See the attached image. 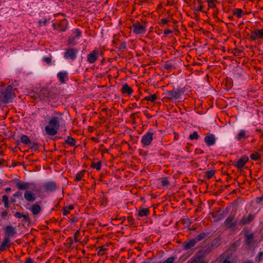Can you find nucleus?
<instances>
[{
    "label": "nucleus",
    "instance_id": "9",
    "mask_svg": "<svg viewBox=\"0 0 263 263\" xmlns=\"http://www.w3.org/2000/svg\"><path fill=\"white\" fill-rule=\"evenodd\" d=\"M4 229L5 231V237L8 238V239H10V237H13L16 233L15 229L11 226H7Z\"/></svg>",
    "mask_w": 263,
    "mask_h": 263
},
{
    "label": "nucleus",
    "instance_id": "48",
    "mask_svg": "<svg viewBox=\"0 0 263 263\" xmlns=\"http://www.w3.org/2000/svg\"><path fill=\"white\" fill-rule=\"evenodd\" d=\"M222 263H234L229 258H226L222 262Z\"/></svg>",
    "mask_w": 263,
    "mask_h": 263
},
{
    "label": "nucleus",
    "instance_id": "55",
    "mask_svg": "<svg viewBox=\"0 0 263 263\" xmlns=\"http://www.w3.org/2000/svg\"><path fill=\"white\" fill-rule=\"evenodd\" d=\"M171 32H172V31H171L170 30H166L164 31V34H165L171 33Z\"/></svg>",
    "mask_w": 263,
    "mask_h": 263
},
{
    "label": "nucleus",
    "instance_id": "1",
    "mask_svg": "<svg viewBox=\"0 0 263 263\" xmlns=\"http://www.w3.org/2000/svg\"><path fill=\"white\" fill-rule=\"evenodd\" d=\"M16 186L20 190H25L24 198L27 201L33 203L36 200V193L39 191L34 184L27 182H18Z\"/></svg>",
    "mask_w": 263,
    "mask_h": 263
},
{
    "label": "nucleus",
    "instance_id": "13",
    "mask_svg": "<svg viewBox=\"0 0 263 263\" xmlns=\"http://www.w3.org/2000/svg\"><path fill=\"white\" fill-rule=\"evenodd\" d=\"M215 136L211 134H208L204 138V141L208 146H211L215 143Z\"/></svg>",
    "mask_w": 263,
    "mask_h": 263
},
{
    "label": "nucleus",
    "instance_id": "61",
    "mask_svg": "<svg viewBox=\"0 0 263 263\" xmlns=\"http://www.w3.org/2000/svg\"><path fill=\"white\" fill-rule=\"evenodd\" d=\"M11 202L12 203H14L15 202V199H11Z\"/></svg>",
    "mask_w": 263,
    "mask_h": 263
},
{
    "label": "nucleus",
    "instance_id": "25",
    "mask_svg": "<svg viewBox=\"0 0 263 263\" xmlns=\"http://www.w3.org/2000/svg\"><path fill=\"white\" fill-rule=\"evenodd\" d=\"M65 143L69 144L70 146H74L76 143V140L71 137H68L67 139L65 140Z\"/></svg>",
    "mask_w": 263,
    "mask_h": 263
},
{
    "label": "nucleus",
    "instance_id": "37",
    "mask_svg": "<svg viewBox=\"0 0 263 263\" xmlns=\"http://www.w3.org/2000/svg\"><path fill=\"white\" fill-rule=\"evenodd\" d=\"M242 13V11L241 9H237L234 12V15H236L238 17H240L241 16V14Z\"/></svg>",
    "mask_w": 263,
    "mask_h": 263
},
{
    "label": "nucleus",
    "instance_id": "52",
    "mask_svg": "<svg viewBox=\"0 0 263 263\" xmlns=\"http://www.w3.org/2000/svg\"><path fill=\"white\" fill-rule=\"evenodd\" d=\"M262 201H263V196H262L261 197L257 198L256 199V201L258 203H261Z\"/></svg>",
    "mask_w": 263,
    "mask_h": 263
},
{
    "label": "nucleus",
    "instance_id": "16",
    "mask_svg": "<svg viewBox=\"0 0 263 263\" xmlns=\"http://www.w3.org/2000/svg\"><path fill=\"white\" fill-rule=\"evenodd\" d=\"M248 158L246 157H242L239 159L235 165L239 169H241L243 167L246 162L248 161Z\"/></svg>",
    "mask_w": 263,
    "mask_h": 263
},
{
    "label": "nucleus",
    "instance_id": "32",
    "mask_svg": "<svg viewBox=\"0 0 263 263\" xmlns=\"http://www.w3.org/2000/svg\"><path fill=\"white\" fill-rule=\"evenodd\" d=\"M8 216V211L6 210L0 213V217L2 219H6Z\"/></svg>",
    "mask_w": 263,
    "mask_h": 263
},
{
    "label": "nucleus",
    "instance_id": "44",
    "mask_svg": "<svg viewBox=\"0 0 263 263\" xmlns=\"http://www.w3.org/2000/svg\"><path fill=\"white\" fill-rule=\"evenodd\" d=\"M198 259L196 258H192L189 260L186 263H197Z\"/></svg>",
    "mask_w": 263,
    "mask_h": 263
},
{
    "label": "nucleus",
    "instance_id": "38",
    "mask_svg": "<svg viewBox=\"0 0 263 263\" xmlns=\"http://www.w3.org/2000/svg\"><path fill=\"white\" fill-rule=\"evenodd\" d=\"M250 37L252 40H256L257 39L259 38L257 36V34L256 31L252 32L251 34Z\"/></svg>",
    "mask_w": 263,
    "mask_h": 263
},
{
    "label": "nucleus",
    "instance_id": "19",
    "mask_svg": "<svg viewBox=\"0 0 263 263\" xmlns=\"http://www.w3.org/2000/svg\"><path fill=\"white\" fill-rule=\"evenodd\" d=\"M197 242L195 239H193L184 243V249L186 250H189L194 247Z\"/></svg>",
    "mask_w": 263,
    "mask_h": 263
},
{
    "label": "nucleus",
    "instance_id": "22",
    "mask_svg": "<svg viewBox=\"0 0 263 263\" xmlns=\"http://www.w3.org/2000/svg\"><path fill=\"white\" fill-rule=\"evenodd\" d=\"M210 251L208 249L206 250H202L198 252L197 256L199 258H201L204 257L206 256L208 253H209Z\"/></svg>",
    "mask_w": 263,
    "mask_h": 263
},
{
    "label": "nucleus",
    "instance_id": "21",
    "mask_svg": "<svg viewBox=\"0 0 263 263\" xmlns=\"http://www.w3.org/2000/svg\"><path fill=\"white\" fill-rule=\"evenodd\" d=\"M10 242V239H8V238L4 237V240L0 247V251H3L5 250L6 248L9 245Z\"/></svg>",
    "mask_w": 263,
    "mask_h": 263
},
{
    "label": "nucleus",
    "instance_id": "53",
    "mask_svg": "<svg viewBox=\"0 0 263 263\" xmlns=\"http://www.w3.org/2000/svg\"><path fill=\"white\" fill-rule=\"evenodd\" d=\"M23 218L26 221H29V218L28 215H24V216H23Z\"/></svg>",
    "mask_w": 263,
    "mask_h": 263
},
{
    "label": "nucleus",
    "instance_id": "20",
    "mask_svg": "<svg viewBox=\"0 0 263 263\" xmlns=\"http://www.w3.org/2000/svg\"><path fill=\"white\" fill-rule=\"evenodd\" d=\"M121 91L123 93L130 95L133 92V89L127 84H125L123 85Z\"/></svg>",
    "mask_w": 263,
    "mask_h": 263
},
{
    "label": "nucleus",
    "instance_id": "43",
    "mask_svg": "<svg viewBox=\"0 0 263 263\" xmlns=\"http://www.w3.org/2000/svg\"><path fill=\"white\" fill-rule=\"evenodd\" d=\"M257 36L259 37V38L263 37V30H258L256 31Z\"/></svg>",
    "mask_w": 263,
    "mask_h": 263
},
{
    "label": "nucleus",
    "instance_id": "6",
    "mask_svg": "<svg viewBox=\"0 0 263 263\" xmlns=\"http://www.w3.org/2000/svg\"><path fill=\"white\" fill-rule=\"evenodd\" d=\"M153 135L154 133L151 131H149L146 134H144L141 139V141L142 143L144 146L150 145L153 139Z\"/></svg>",
    "mask_w": 263,
    "mask_h": 263
},
{
    "label": "nucleus",
    "instance_id": "3",
    "mask_svg": "<svg viewBox=\"0 0 263 263\" xmlns=\"http://www.w3.org/2000/svg\"><path fill=\"white\" fill-rule=\"evenodd\" d=\"M60 121L58 117H53L49 122V124L45 128V131L47 135L54 136L57 134L60 128Z\"/></svg>",
    "mask_w": 263,
    "mask_h": 263
},
{
    "label": "nucleus",
    "instance_id": "59",
    "mask_svg": "<svg viewBox=\"0 0 263 263\" xmlns=\"http://www.w3.org/2000/svg\"><path fill=\"white\" fill-rule=\"evenodd\" d=\"M202 8V6H200V7H199V8H198V9H197V11H201Z\"/></svg>",
    "mask_w": 263,
    "mask_h": 263
},
{
    "label": "nucleus",
    "instance_id": "12",
    "mask_svg": "<svg viewBox=\"0 0 263 263\" xmlns=\"http://www.w3.org/2000/svg\"><path fill=\"white\" fill-rule=\"evenodd\" d=\"M245 243L249 246H253L255 243L254 235L252 233H246L245 235Z\"/></svg>",
    "mask_w": 263,
    "mask_h": 263
},
{
    "label": "nucleus",
    "instance_id": "57",
    "mask_svg": "<svg viewBox=\"0 0 263 263\" xmlns=\"http://www.w3.org/2000/svg\"><path fill=\"white\" fill-rule=\"evenodd\" d=\"M161 21L163 24H165L167 22V21L166 19H162Z\"/></svg>",
    "mask_w": 263,
    "mask_h": 263
},
{
    "label": "nucleus",
    "instance_id": "58",
    "mask_svg": "<svg viewBox=\"0 0 263 263\" xmlns=\"http://www.w3.org/2000/svg\"><path fill=\"white\" fill-rule=\"evenodd\" d=\"M6 190V191H7V192L10 191H11V188H10V187H6V190Z\"/></svg>",
    "mask_w": 263,
    "mask_h": 263
},
{
    "label": "nucleus",
    "instance_id": "23",
    "mask_svg": "<svg viewBox=\"0 0 263 263\" xmlns=\"http://www.w3.org/2000/svg\"><path fill=\"white\" fill-rule=\"evenodd\" d=\"M247 137V136H246V131L244 130H241L238 134L236 138L239 141V140H241V139H246Z\"/></svg>",
    "mask_w": 263,
    "mask_h": 263
},
{
    "label": "nucleus",
    "instance_id": "15",
    "mask_svg": "<svg viewBox=\"0 0 263 263\" xmlns=\"http://www.w3.org/2000/svg\"><path fill=\"white\" fill-rule=\"evenodd\" d=\"M44 186L47 192H52L57 189L56 183L54 182H48L44 184Z\"/></svg>",
    "mask_w": 263,
    "mask_h": 263
},
{
    "label": "nucleus",
    "instance_id": "64",
    "mask_svg": "<svg viewBox=\"0 0 263 263\" xmlns=\"http://www.w3.org/2000/svg\"><path fill=\"white\" fill-rule=\"evenodd\" d=\"M199 263H207V262L205 261H200Z\"/></svg>",
    "mask_w": 263,
    "mask_h": 263
},
{
    "label": "nucleus",
    "instance_id": "35",
    "mask_svg": "<svg viewBox=\"0 0 263 263\" xmlns=\"http://www.w3.org/2000/svg\"><path fill=\"white\" fill-rule=\"evenodd\" d=\"M199 136L196 132H193V134L190 135V139L191 140H197L198 139Z\"/></svg>",
    "mask_w": 263,
    "mask_h": 263
},
{
    "label": "nucleus",
    "instance_id": "39",
    "mask_svg": "<svg viewBox=\"0 0 263 263\" xmlns=\"http://www.w3.org/2000/svg\"><path fill=\"white\" fill-rule=\"evenodd\" d=\"M215 172L214 171H208L206 173V177L208 179L211 178L214 174Z\"/></svg>",
    "mask_w": 263,
    "mask_h": 263
},
{
    "label": "nucleus",
    "instance_id": "33",
    "mask_svg": "<svg viewBox=\"0 0 263 263\" xmlns=\"http://www.w3.org/2000/svg\"><path fill=\"white\" fill-rule=\"evenodd\" d=\"M205 236V234L204 233H201L199 234L197 236H196L195 239L197 242L203 239Z\"/></svg>",
    "mask_w": 263,
    "mask_h": 263
},
{
    "label": "nucleus",
    "instance_id": "26",
    "mask_svg": "<svg viewBox=\"0 0 263 263\" xmlns=\"http://www.w3.org/2000/svg\"><path fill=\"white\" fill-rule=\"evenodd\" d=\"M21 140L24 144H29L31 142L29 137L26 135H22L21 137Z\"/></svg>",
    "mask_w": 263,
    "mask_h": 263
},
{
    "label": "nucleus",
    "instance_id": "4",
    "mask_svg": "<svg viewBox=\"0 0 263 263\" xmlns=\"http://www.w3.org/2000/svg\"><path fill=\"white\" fill-rule=\"evenodd\" d=\"M182 91L179 89H173L165 92V97L170 100H177L180 98Z\"/></svg>",
    "mask_w": 263,
    "mask_h": 263
},
{
    "label": "nucleus",
    "instance_id": "63",
    "mask_svg": "<svg viewBox=\"0 0 263 263\" xmlns=\"http://www.w3.org/2000/svg\"><path fill=\"white\" fill-rule=\"evenodd\" d=\"M3 160H0V166L3 164Z\"/></svg>",
    "mask_w": 263,
    "mask_h": 263
},
{
    "label": "nucleus",
    "instance_id": "62",
    "mask_svg": "<svg viewBox=\"0 0 263 263\" xmlns=\"http://www.w3.org/2000/svg\"><path fill=\"white\" fill-rule=\"evenodd\" d=\"M245 263H253V261L248 260V261H246Z\"/></svg>",
    "mask_w": 263,
    "mask_h": 263
},
{
    "label": "nucleus",
    "instance_id": "56",
    "mask_svg": "<svg viewBox=\"0 0 263 263\" xmlns=\"http://www.w3.org/2000/svg\"><path fill=\"white\" fill-rule=\"evenodd\" d=\"M4 205H5V207L6 208H9V202H4Z\"/></svg>",
    "mask_w": 263,
    "mask_h": 263
},
{
    "label": "nucleus",
    "instance_id": "40",
    "mask_svg": "<svg viewBox=\"0 0 263 263\" xmlns=\"http://www.w3.org/2000/svg\"><path fill=\"white\" fill-rule=\"evenodd\" d=\"M216 0H208V6L209 8H213L215 6V2Z\"/></svg>",
    "mask_w": 263,
    "mask_h": 263
},
{
    "label": "nucleus",
    "instance_id": "47",
    "mask_svg": "<svg viewBox=\"0 0 263 263\" xmlns=\"http://www.w3.org/2000/svg\"><path fill=\"white\" fill-rule=\"evenodd\" d=\"M3 202H9L8 197L7 195H4L3 196Z\"/></svg>",
    "mask_w": 263,
    "mask_h": 263
},
{
    "label": "nucleus",
    "instance_id": "51",
    "mask_svg": "<svg viewBox=\"0 0 263 263\" xmlns=\"http://www.w3.org/2000/svg\"><path fill=\"white\" fill-rule=\"evenodd\" d=\"M127 220L128 221L129 224H132L133 222L134 219L132 217H128L127 218Z\"/></svg>",
    "mask_w": 263,
    "mask_h": 263
},
{
    "label": "nucleus",
    "instance_id": "28",
    "mask_svg": "<svg viewBox=\"0 0 263 263\" xmlns=\"http://www.w3.org/2000/svg\"><path fill=\"white\" fill-rule=\"evenodd\" d=\"M73 209V206L72 205H70L68 207H65L63 210V214L64 215H66L69 213V211Z\"/></svg>",
    "mask_w": 263,
    "mask_h": 263
},
{
    "label": "nucleus",
    "instance_id": "7",
    "mask_svg": "<svg viewBox=\"0 0 263 263\" xmlns=\"http://www.w3.org/2000/svg\"><path fill=\"white\" fill-rule=\"evenodd\" d=\"M254 218V215L250 214L248 215L243 216L242 218L238 221V226H243L245 224L250 223Z\"/></svg>",
    "mask_w": 263,
    "mask_h": 263
},
{
    "label": "nucleus",
    "instance_id": "34",
    "mask_svg": "<svg viewBox=\"0 0 263 263\" xmlns=\"http://www.w3.org/2000/svg\"><path fill=\"white\" fill-rule=\"evenodd\" d=\"M156 98L157 97L156 95H153L145 97V99L149 101L153 102L156 99Z\"/></svg>",
    "mask_w": 263,
    "mask_h": 263
},
{
    "label": "nucleus",
    "instance_id": "30",
    "mask_svg": "<svg viewBox=\"0 0 263 263\" xmlns=\"http://www.w3.org/2000/svg\"><path fill=\"white\" fill-rule=\"evenodd\" d=\"M23 194L21 191H17L15 194H13V196L14 198H18L21 200H23Z\"/></svg>",
    "mask_w": 263,
    "mask_h": 263
},
{
    "label": "nucleus",
    "instance_id": "17",
    "mask_svg": "<svg viewBox=\"0 0 263 263\" xmlns=\"http://www.w3.org/2000/svg\"><path fill=\"white\" fill-rule=\"evenodd\" d=\"M57 77L60 82L65 83L68 80V73L66 71H61L57 74Z\"/></svg>",
    "mask_w": 263,
    "mask_h": 263
},
{
    "label": "nucleus",
    "instance_id": "46",
    "mask_svg": "<svg viewBox=\"0 0 263 263\" xmlns=\"http://www.w3.org/2000/svg\"><path fill=\"white\" fill-rule=\"evenodd\" d=\"M14 216L17 218H22L23 216H24V214L21 213H19V212H16L15 214H14Z\"/></svg>",
    "mask_w": 263,
    "mask_h": 263
},
{
    "label": "nucleus",
    "instance_id": "24",
    "mask_svg": "<svg viewBox=\"0 0 263 263\" xmlns=\"http://www.w3.org/2000/svg\"><path fill=\"white\" fill-rule=\"evenodd\" d=\"M149 213V210L146 209H140L139 211L138 215L139 216L142 217L144 216H146Z\"/></svg>",
    "mask_w": 263,
    "mask_h": 263
},
{
    "label": "nucleus",
    "instance_id": "36",
    "mask_svg": "<svg viewBox=\"0 0 263 263\" xmlns=\"http://www.w3.org/2000/svg\"><path fill=\"white\" fill-rule=\"evenodd\" d=\"M259 157H260V155L257 153L252 154L250 156L251 159L253 160H257L259 158Z\"/></svg>",
    "mask_w": 263,
    "mask_h": 263
},
{
    "label": "nucleus",
    "instance_id": "45",
    "mask_svg": "<svg viewBox=\"0 0 263 263\" xmlns=\"http://www.w3.org/2000/svg\"><path fill=\"white\" fill-rule=\"evenodd\" d=\"M43 60L47 64H49L51 62V58L50 57L43 58Z\"/></svg>",
    "mask_w": 263,
    "mask_h": 263
},
{
    "label": "nucleus",
    "instance_id": "18",
    "mask_svg": "<svg viewBox=\"0 0 263 263\" xmlns=\"http://www.w3.org/2000/svg\"><path fill=\"white\" fill-rule=\"evenodd\" d=\"M29 210L34 215H37L41 212V207L38 204H34L31 205Z\"/></svg>",
    "mask_w": 263,
    "mask_h": 263
},
{
    "label": "nucleus",
    "instance_id": "8",
    "mask_svg": "<svg viewBox=\"0 0 263 263\" xmlns=\"http://www.w3.org/2000/svg\"><path fill=\"white\" fill-rule=\"evenodd\" d=\"M74 33L75 34V36H70L68 40V44L72 45H75L78 43L77 40L81 36V32L79 29H76Z\"/></svg>",
    "mask_w": 263,
    "mask_h": 263
},
{
    "label": "nucleus",
    "instance_id": "2",
    "mask_svg": "<svg viewBox=\"0 0 263 263\" xmlns=\"http://www.w3.org/2000/svg\"><path fill=\"white\" fill-rule=\"evenodd\" d=\"M16 88H13L11 85L6 87L2 92L0 93V101L7 103L12 101L15 97V91Z\"/></svg>",
    "mask_w": 263,
    "mask_h": 263
},
{
    "label": "nucleus",
    "instance_id": "29",
    "mask_svg": "<svg viewBox=\"0 0 263 263\" xmlns=\"http://www.w3.org/2000/svg\"><path fill=\"white\" fill-rule=\"evenodd\" d=\"M164 68L167 70H170L173 67V64L171 62H166L164 64Z\"/></svg>",
    "mask_w": 263,
    "mask_h": 263
},
{
    "label": "nucleus",
    "instance_id": "5",
    "mask_svg": "<svg viewBox=\"0 0 263 263\" xmlns=\"http://www.w3.org/2000/svg\"><path fill=\"white\" fill-rule=\"evenodd\" d=\"M237 222L235 219V215H230L225 220L224 224L228 228H233L238 226Z\"/></svg>",
    "mask_w": 263,
    "mask_h": 263
},
{
    "label": "nucleus",
    "instance_id": "14",
    "mask_svg": "<svg viewBox=\"0 0 263 263\" xmlns=\"http://www.w3.org/2000/svg\"><path fill=\"white\" fill-rule=\"evenodd\" d=\"M99 53L96 50H93L91 53L87 55V61L90 63H93L99 57Z\"/></svg>",
    "mask_w": 263,
    "mask_h": 263
},
{
    "label": "nucleus",
    "instance_id": "31",
    "mask_svg": "<svg viewBox=\"0 0 263 263\" xmlns=\"http://www.w3.org/2000/svg\"><path fill=\"white\" fill-rule=\"evenodd\" d=\"M91 167L95 168L97 170L101 169V162H98L97 163H92L91 165Z\"/></svg>",
    "mask_w": 263,
    "mask_h": 263
},
{
    "label": "nucleus",
    "instance_id": "60",
    "mask_svg": "<svg viewBox=\"0 0 263 263\" xmlns=\"http://www.w3.org/2000/svg\"><path fill=\"white\" fill-rule=\"evenodd\" d=\"M104 250V248L103 247H101L100 248L99 251H103Z\"/></svg>",
    "mask_w": 263,
    "mask_h": 263
},
{
    "label": "nucleus",
    "instance_id": "42",
    "mask_svg": "<svg viewBox=\"0 0 263 263\" xmlns=\"http://www.w3.org/2000/svg\"><path fill=\"white\" fill-rule=\"evenodd\" d=\"M174 261V258L172 257L167 258L166 260L164 261L162 263H173Z\"/></svg>",
    "mask_w": 263,
    "mask_h": 263
},
{
    "label": "nucleus",
    "instance_id": "54",
    "mask_svg": "<svg viewBox=\"0 0 263 263\" xmlns=\"http://www.w3.org/2000/svg\"><path fill=\"white\" fill-rule=\"evenodd\" d=\"M125 47H126V45L124 43L122 44L120 46L121 49H125Z\"/></svg>",
    "mask_w": 263,
    "mask_h": 263
},
{
    "label": "nucleus",
    "instance_id": "49",
    "mask_svg": "<svg viewBox=\"0 0 263 263\" xmlns=\"http://www.w3.org/2000/svg\"><path fill=\"white\" fill-rule=\"evenodd\" d=\"M34 261L31 258H26L25 263H33Z\"/></svg>",
    "mask_w": 263,
    "mask_h": 263
},
{
    "label": "nucleus",
    "instance_id": "41",
    "mask_svg": "<svg viewBox=\"0 0 263 263\" xmlns=\"http://www.w3.org/2000/svg\"><path fill=\"white\" fill-rule=\"evenodd\" d=\"M161 183L162 185L166 186L168 184L169 182L167 178H163L161 179Z\"/></svg>",
    "mask_w": 263,
    "mask_h": 263
},
{
    "label": "nucleus",
    "instance_id": "10",
    "mask_svg": "<svg viewBox=\"0 0 263 263\" xmlns=\"http://www.w3.org/2000/svg\"><path fill=\"white\" fill-rule=\"evenodd\" d=\"M78 52V50L77 49H69L65 52L64 57L67 59L74 60Z\"/></svg>",
    "mask_w": 263,
    "mask_h": 263
},
{
    "label": "nucleus",
    "instance_id": "11",
    "mask_svg": "<svg viewBox=\"0 0 263 263\" xmlns=\"http://www.w3.org/2000/svg\"><path fill=\"white\" fill-rule=\"evenodd\" d=\"M133 31L136 34L143 33L145 31L144 27L140 23H136L133 25Z\"/></svg>",
    "mask_w": 263,
    "mask_h": 263
},
{
    "label": "nucleus",
    "instance_id": "27",
    "mask_svg": "<svg viewBox=\"0 0 263 263\" xmlns=\"http://www.w3.org/2000/svg\"><path fill=\"white\" fill-rule=\"evenodd\" d=\"M85 172V171L83 170L78 173L76 176V180L79 181L81 180Z\"/></svg>",
    "mask_w": 263,
    "mask_h": 263
},
{
    "label": "nucleus",
    "instance_id": "50",
    "mask_svg": "<svg viewBox=\"0 0 263 263\" xmlns=\"http://www.w3.org/2000/svg\"><path fill=\"white\" fill-rule=\"evenodd\" d=\"M257 256L258 257V261H259L261 259L263 258V253L261 252H259Z\"/></svg>",
    "mask_w": 263,
    "mask_h": 263
}]
</instances>
